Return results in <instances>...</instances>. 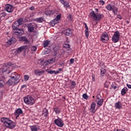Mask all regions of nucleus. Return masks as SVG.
Masks as SVG:
<instances>
[{"label": "nucleus", "mask_w": 131, "mask_h": 131, "mask_svg": "<svg viewBox=\"0 0 131 131\" xmlns=\"http://www.w3.org/2000/svg\"><path fill=\"white\" fill-rule=\"evenodd\" d=\"M127 24H129V21L128 20L126 21Z\"/></svg>", "instance_id": "57"}, {"label": "nucleus", "mask_w": 131, "mask_h": 131, "mask_svg": "<svg viewBox=\"0 0 131 131\" xmlns=\"http://www.w3.org/2000/svg\"><path fill=\"white\" fill-rule=\"evenodd\" d=\"M38 62L41 66H42V65H44L45 64V61L43 60H39Z\"/></svg>", "instance_id": "46"}, {"label": "nucleus", "mask_w": 131, "mask_h": 131, "mask_svg": "<svg viewBox=\"0 0 131 131\" xmlns=\"http://www.w3.org/2000/svg\"><path fill=\"white\" fill-rule=\"evenodd\" d=\"M26 86H27L26 85H23L21 87V89H25V88H26Z\"/></svg>", "instance_id": "54"}, {"label": "nucleus", "mask_w": 131, "mask_h": 131, "mask_svg": "<svg viewBox=\"0 0 131 131\" xmlns=\"http://www.w3.org/2000/svg\"><path fill=\"white\" fill-rule=\"evenodd\" d=\"M56 61V57L54 58H51L49 60H48V63H54V62H55Z\"/></svg>", "instance_id": "37"}, {"label": "nucleus", "mask_w": 131, "mask_h": 131, "mask_svg": "<svg viewBox=\"0 0 131 131\" xmlns=\"http://www.w3.org/2000/svg\"><path fill=\"white\" fill-rule=\"evenodd\" d=\"M14 34L17 36V38L24 34V30L23 29H15L13 30Z\"/></svg>", "instance_id": "9"}, {"label": "nucleus", "mask_w": 131, "mask_h": 131, "mask_svg": "<svg viewBox=\"0 0 131 131\" xmlns=\"http://www.w3.org/2000/svg\"><path fill=\"white\" fill-rule=\"evenodd\" d=\"M99 5H101V6H104V5H105V2L103 0H100L99 2Z\"/></svg>", "instance_id": "43"}, {"label": "nucleus", "mask_w": 131, "mask_h": 131, "mask_svg": "<svg viewBox=\"0 0 131 131\" xmlns=\"http://www.w3.org/2000/svg\"><path fill=\"white\" fill-rule=\"evenodd\" d=\"M50 25L54 27V26L56 25V24H57V23H58V22L55 20V19H54L53 20H52L51 21H50Z\"/></svg>", "instance_id": "34"}, {"label": "nucleus", "mask_w": 131, "mask_h": 131, "mask_svg": "<svg viewBox=\"0 0 131 131\" xmlns=\"http://www.w3.org/2000/svg\"><path fill=\"white\" fill-rule=\"evenodd\" d=\"M115 108L116 109H122V103L120 101H118L115 104Z\"/></svg>", "instance_id": "18"}, {"label": "nucleus", "mask_w": 131, "mask_h": 131, "mask_svg": "<svg viewBox=\"0 0 131 131\" xmlns=\"http://www.w3.org/2000/svg\"><path fill=\"white\" fill-rule=\"evenodd\" d=\"M1 17H0V21H1Z\"/></svg>", "instance_id": "62"}, {"label": "nucleus", "mask_w": 131, "mask_h": 131, "mask_svg": "<svg viewBox=\"0 0 131 131\" xmlns=\"http://www.w3.org/2000/svg\"><path fill=\"white\" fill-rule=\"evenodd\" d=\"M107 71L106 69H101L100 70V76L101 77H104L105 76V74H106V72Z\"/></svg>", "instance_id": "28"}, {"label": "nucleus", "mask_w": 131, "mask_h": 131, "mask_svg": "<svg viewBox=\"0 0 131 131\" xmlns=\"http://www.w3.org/2000/svg\"><path fill=\"white\" fill-rule=\"evenodd\" d=\"M96 111L97 110H96V103L92 102V103L91 105L90 112L94 114L96 112Z\"/></svg>", "instance_id": "17"}, {"label": "nucleus", "mask_w": 131, "mask_h": 131, "mask_svg": "<svg viewBox=\"0 0 131 131\" xmlns=\"http://www.w3.org/2000/svg\"><path fill=\"white\" fill-rule=\"evenodd\" d=\"M23 110L21 108H18L15 110L14 115L16 118V119H18V117H19L20 115H23Z\"/></svg>", "instance_id": "13"}, {"label": "nucleus", "mask_w": 131, "mask_h": 131, "mask_svg": "<svg viewBox=\"0 0 131 131\" xmlns=\"http://www.w3.org/2000/svg\"><path fill=\"white\" fill-rule=\"evenodd\" d=\"M120 36L119 31H117L114 32V35L112 36V40L115 43H116V42H118L119 41V37Z\"/></svg>", "instance_id": "6"}, {"label": "nucleus", "mask_w": 131, "mask_h": 131, "mask_svg": "<svg viewBox=\"0 0 131 131\" xmlns=\"http://www.w3.org/2000/svg\"><path fill=\"white\" fill-rule=\"evenodd\" d=\"M112 88L114 89V90H116L117 89V86H115L114 84H112Z\"/></svg>", "instance_id": "49"}, {"label": "nucleus", "mask_w": 131, "mask_h": 131, "mask_svg": "<svg viewBox=\"0 0 131 131\" xmlns=\"http://www.w3.org/2000/svg\"><path fill=\"white\" fill-rule=\"evenodd\" d=\"M31 50L32 52H35L37 50L36 47L35 46L32 47Z\"/></svg>", "instance_id": "45"}, {"label": "nucleus", "mask_w": 131, "mask_h": 131, "mask_svg": "<svg viewBox=\"0 0 131 131\" xmlns=\"http://www.w3.org/2000/svg\"><path fill=\"white\" fill-rule=\"evenodd\" d=\"M47 73H49L50 74H54L55 71H48L46 70Z\"/></svg>", "instance_id": "47"}, {"label": "nucleus", "mask_w": 131, "mask_h": 131, "mask_svg": "<svg viewBox=\"0 0 131 131\" xmlns=\"http://www.w3.org/2000/svg\"><path fill=\"white\" fill-rule=\"evenodd\" d=\"M18 38H19V40H20V41H24L25 43H29L28 39H27L25 36L18 37Z\"/></svg>", "instance_id": "19"}, {"label": "nucleus", "mask_w": 131, "mask_h": 131, "mask_svg": "<svg viewBox=\"0 0 131 131\" xmlns=\"http://www.w3.org/2000/svg\"><path fill=\"white\" fill-rule=\"evenodd\" d=\"M76 84L75 83V81H72V85H75Z\"/></svg>", "instance_id": "52"}, {"label": "nucleus", "mask_w": 131, "mask_h": 131, "mask_svg": "<svg viewBox=\"0 0 131 131\" xmlns=\"http://www.w3.org/2000/svg\"><path fill=\"white\" fill-rule=\"evenodd\" d=\"M7 77L4 75H2L1 76V79L0 80H4V81H5V82H7Z\"/></svg>", "instance_id": "35"}, {"label": "nucleus", "mask_w": 131, "mask_h": 131, "mask_svg": "<svg viewBox=\"0 0 131 131\" xmlns=\"http://www.w3.org/2000/svg\"><path fill=\"white\" fill-rule=\"evenodd\" d=\"M20 26V25H19L17 21V20L14 22L12 25V29L14 30L15 29H18V28Z\"/></svg>", "instance_id": "24"}, {"label": "nucleus", "mask_w": 131, "mask_h": 131, "mask_svg": "<svg viewBox=\"0 0 131 131\" xmlns=\"http://www.w3.org/2000/svg\"><path fill=\"white\" fill-rule=\"evenodd\" d=\"M72 33H73V30L71 29H67L64 31V34H66V35H68V36L71 35Z\"/></svg>", "instance_id": "23"}, {"label": "nucleus", "mask_w": 131, "mask_h": 131, "mask_svg": "<svg viewBox=\"0 0 131 131\" xmlns=\"http://www.w3.org/2000/svg\"><path fill=\"white\" fill-rule=\"evenodd\" d=\"M25 20H26V19L20 17L18 18L16 21H17V23H18L19 26H21V25L24 24V21H25Z\"/></svg>", "instance_id": "22"}, {"label": "nucleus", "mask_w": 131, "mask_h": 131, "mask_svg": "<svg viewBox=\"0 0 131 131\" xmlns=\"http://www.w3.org/2000/svg\"><path fill=\"white\" fill-rule=\"evenodd\" d=\"M1 121L3 122L6 127H8L10 129L15 128L16 126V123L14 122V121L10 120V119L8 118H2Z\"/></svg>", "instance_id": "2"}, {"label": "nucleus", "mask_w": 131, "mask_h": 131, "mask_svg": "<svg viewBox=\"0 0 131 131\" xmlns=\"http://www.w3.org/2000/svg\"><path fill=\"white\" fill-rule=\"evenodd\" d=\"M5 83H6V81L0 80V88H4L5 86Z\"/></svg>", "instance_id": "33"}, {"label": "nucleus", "mask_w": 131, "mask_h": 131, "mask_svg": "<svg viewBox=\"0 0 131 131\" xmlns=\"http://www.w3.org/2000/svg\"><path fill=\"white\" fill-rule=\"evenodd\" d=\"M10 66H12V63L11 62L8 63V64H4L2 68V71L4 72H7L9 69H10Z\"/></svg>", "instance_id": "14"}, {"label": "nucleus", "mask_w": 131, "mask_h": 131, "mask_svg": "<svg viewBox=\"0 0 131 131\" xmlns=\"http://www.w3.org/2000/svg\"><path fill=\"white\" fill-rule=\"evenodd\" d=\"M30 10H31V11H33V10H34V7L32 6L30 7Z\"/></svg>", "instance_id": "53"}, {"label": "nucleus", "mask_w": 131, "mask_h": 131, "mask_svg": "<svg viewBox=\"0 0 131 131\" xmlns=\"http://www.w3.org/2000/svg\"><path fill=\"white\" fill-rule=\"evenodd\" d=\"M34 21L37 22L38 23H42L43 22V18L42 17H39L36 18L34 19Z\"/></svg>", "instance_id": "29"}, {"label": "nucleus", "mask_w": 131, "mask_h": 131, "mask_svg": "<svg viewBox=\"0 0 131 131\" xmlns=\"http://www.w3.org/2000/svg\"><path fill=\"white\" fill-rule=\"evenodd\" d=\"M45 14L47 16H49V15H53V14H54V11H53V10H47L45 12Z\"/></svg>", "instance_id": "32"}, {"label": "nucleus", "mask_w": 131, "mask_h": 131, "mask_svg": "<svg viewBox=\"0 0 131 131\" xmlns=\"http://www.w3.org/2000/svg\"><path fill=\"white\" fill-rule=\"evenodd\" d=\"M70 62L71 63V64H73V63H74V59L72 58L70 59Z\"/></svg>", "instance_id": "50"}, {"label": "nucleus", "mask_w": 131, "mask_h": 131, "mask_svg": "<svg viewBox=\"0 0 131 131\" xmlns=\"http://www.w3.org/2000/svg\"><path fill=\"white\" fill-rule=\"evenodd\" d=\"M117 18H118L120 20H121V19H122V17L119 15L117 16Z\"/></svg>", "instance_id": "55"}, {"label": "nucleus", "mask_w": 131, "mask_h": 131, "mask_svg": "<svg viewBox=\"0 0 131 131\" xmlns=\"http://www.w3.org/2000/svg\"><path fill=\"white\" fill-rule=\"evenodd\" d=\"M104 88H106V89H108V85L105 84V85H104Z\"/></svg>", "instance_id": "56"}, {"label": "nucleus", "mask_w": 131, "mask_h": 131, "mask_svg": "<svg viewBox=\"0 0 131 131\" xmlns=\"http://www.w3.org/2000/svg\"><path fill=\"white\" fill-rule=\"evenodd\" d=\"M24 101L25 103L28 105H30V106L33 105V104L35 103V100H34V98H32L30 95H28L24 97Z\"/></svg>", "instance_id": "4"}, {"label": "nucleus", "mask_w": 131, "mask_h": 131, "mask_svg": "<svg viewBox=\"0 0 131 131\" xmlns=\"http://www.w3.org/2000/svg\"><path fill=\"white\" fill-rule=\"evenodd\" d=\"M82 98H83V99H85V100H88V99H89V96L88 94H84L82 95Z\"/></svg>", "instance_id": "42"}, {"label": "nucleus", "mask_w": 131, "mask_h": 131, "mask_svg": "<svg viewBox=\"0 0 131 131\" xmlns=\"http://www.w3.org/2000/svg\"><path fill=\"white\" fill-rule=\"evenodd\" d=\"M10 72H11L10 71H9L8 72H7V74H9V73H10Z\"/></svg>", "instance_id": "59"}, {"label": "nucleus", "mask_w": 131, "mask_h": 131, "mask_svg": "<svg viewBox=\"0 0 131 131\" xmlns=\"http://www.w3.org/2000/svg\"><path fill=\"white\" fill-rule=\"evenodd\" d=\"M36 27V25L34 23H31L28 26V30L29 32H33L34 28Z\"/></svg>", "instance_id": "15"}, {"label": "nucleus", "mask_w": 131, "mask_h": 131, "mask_svg": "<svg viewBox=\"0 0 131 131\" xmlns=\"http://www.w3.org/2000/svg\"><path fill=\"white\" fill-rule=\"evenodd\" d=\"M104 17V15L99 13H95V11H92L90 13V17L93 18V21H100Z\"/></svg>", "instance_id": "3"}, {"label": "nucleus", "mask_w": 131, "mask_h": 131, "mask_svg": "<svg viewBox=\"0 0 131 131\" xmlns=\"http://www.w3.org/2000/svg\"><path fill=\"white\" fill-rule=\"evenodd\" d=\"M63 47L64 49H69V48H70V45L68 43H64L63 44Z\"/></svg>", "instance_id": "41"}, {"label": "nucleus", "mask_w": 131, "mask_h": 131, "mask_svg": "<svg viewBox=\"0 0 131 131\" xmlns=\"http://www.w3.org/2000/svg\"><path fill=\"white\" fill-rule=\"evenodd\" d=\"M100 40L104 43H107L109 40V36L107 33H104L102 34L100 37Z\"/></svg>", "instance_id": "10"}, {"label": "nucleus", "mask_w": 131, "mask_h": 131, "mask_svg": "<svg viewBox=\"0 0 131 131\" xmlns=\"http://www.w3.org/2000/svg\"><path fill=\"white\" fill-rule=\"evenodd\" d=\"M7 16V13L6 12H2L0 14V18L2 19L3 17H6Z\"/></svg>", "instance_id": "38"}, {"label": "nucleus", "mask_w": 131, "mask_h": 131, "mask_svg": "<svg viewBox=\"0 0 131 131\" xmlns=\"http://www.w3.org/2000/svg\"><path fill=\"white\" fill-rule=\"evenodd\" d=\"M84 25H85V35L86 38H89V35L90 33H89V27H88V25L85 23H84Z\"/></svg>", "instance_id": "21"}, {"label": "nucleus", "mask_w": 131, "mask_h": 131, "mask_svg": "<svg viewBox=\"0 0 131 131\" xmlns=\"http://www.w3.org/2000/svg\"><path fill=\"white\" fill-rule=\"evenodd\" d=\"M96 11L97 12H98L99 10H98V9H96Z\"/></svg>", "instance_id": "60"}, {"label": "nucleus", "mask_w": 131, "mask_h": 131, "mask_svg": "<svg viewBox=\"0 0 131 131\" xmlns=\"http://www.w3.org/2000/svg\"><path fill=\"white\" fill-rule=\"evenodd\" d=\"M24 78L25 81H28V80L29 79V75H25L24 76Z\"/></svg>", "instance_id": "39"}, {"label": "nucleus", "mask_w": 131, "mask_h": 131, "mask_svg": "<svg viewBox=\"0 0 131 131\" xmlns=\"http://www.w3.org/2000/svg\"><path fill=\"white\" fill-rule=\"evenodd\" d=\"M54 123L57 126H58V127H62L64 126V122L63 121V120L59 117L54 120Z\"/></svg>", "instance_id": "8"}, {"label": "nucleus", "mask_w": 131, "mask_h": 131, "mask_svg": "<svg viewBox=\"0 0 131 131\" xmlns=\"http://www.w3.org/2000/svg\"><path fill=\"white\" fill-rule=\"evenodd\" d=\"M4 9L8 13H13L14 11V6L10 4H6L5 6Z\"/></svg>", "instance_id": "11"}, {"label": "nucleus", "mask_w": 131, "mask_h": 131, "mask_svg": "<svg viewBox=\"0 0 131 131\" xmlns=\"http://www.w3.org/2000/svg\"><path fill=\"white\" fill-rule=\"evenodd\" d=\"M59 2L61 5H63V7L65 8V9H69L70 8V4L67 1L59 0Z\"/></svg>", "instance_id": "16"}, {"label": "nucleus", "mask_w": 131, "mask_h": 131, "mask_svg": "<svg viewBox=\"0 0 131 131\" xmlns=\"http://www.w3.org/2000/svg\"><path fill=\"white\" fill-rule=\"evenodd\" d=\"M43 112L42 115H44V119H47V117H48V115L49 114V111L47 109H45L43 110Z\"/></svg>", "instance_id": "27"}, {"label": "nucleus", "mask_w": 131, "mask_h": 131, "mask_svg": "<svg viewBox=\"0 0 131 131\" xmlns=\"http://www.w3.org/2000/svg\"><path fill=\"white\" fill-rule=\"evenodd\" d=\"M92 78H93V81H95V78L94 77V76L92 77Z\"/></svg>", "instance_id": "58"}, {"label": "nucleus", "mask_w": 131, "mask_h": 131, "mask_svg": "<svg viewBox=\"0 0 131 131\" xmlns=\"http://www.w3.org/2000/svg\"><path fill=\"white\" fill-rule=\"evenodd\" d=\"M50 41L47 40L43 42V46L44 48H47L49 45H50Z\"/></svg>", "instance_id": "31"}, {"label": "nucleus", "mask_w": 131, "mask_h": 131, "mask_svg": "<svg viewBox=\"0 0 131 131\" xmlns=\"http://www.w3.org/2000/svg\"><path fill=\"white\" fill-rule=\"evenodd\" d=\"M35 75H38V76H40L42 75V74H45V71H39V70H36L34 71Z\"/></svg>", "instance_id": "20"}, {"label": "nucleus", "mask_w": 131, "mask_h": 131, "mask_svg": "<svg viewBox=\"0 0 131 131\" xmlns=\"http://www.w3.org/2000/svg\"><path fill=\"white\" fill-rule=\"evenodd\" d=\"M93 99H95V96H93Z\"/></svg>", "instance_id": "61"}, {"label": "nucleus", "mask_w": 131, "mask_h": 131, "mask_svg": "<svg viewBox=\"0 0 131 131\" xmlns=\"http://www.w3.org/2000/svg\"><path fill=\"white\" fill-rule=\"evenodd\" d=\"M49 63H50V62H48V61H44V65L45 66H47V65H49Z\"/></svg>", "instance_id": "51"}, {"label": "nucleus", "mask_w": 131, "mask_h": 131, "mask_svg": "<svg viewBox=\"0 0 131 131\" xmlns=\"http://www.w3.org/2000/svg\"><path fill=\"white\" fill-rule=\"evenodd\" d=\"M128 91V89H127V88L124 87L123 89H122L121 91V94L122 96H124L126 94V92Z\"/></svg>", "instance_id": "26"}, {"label": "nucleus", "mask_w": 131, "mask_h": 131, "mask_svg": "<svg viewBox=\"0 0 131 131\" xmlns=\"http://www.w3.org/2000/svg\"><path fill=\"white\" fill-rule=\"evenodd\" d=\"M20 76V74L16 72L12 73L10 76L11 78L8 80V83L9 85H15V84H17L20 81V80H19Z\"/></svg>", "instance_id": "1"}, {"label": "nucleus", "mask_w": 131, "mask_h": 131, "mask_svg": "<svg viewBox=\"0 0 131 131\" xmlns=\"http://www.w3.org/2000/svg\"><path fill=\"white\" fill-rule=\"evenodd\" d=\"M60 19H61V14H58L56 16V17L54 19V21L58 22V20H60Z\"/></svg>", "instance_id": "36"}, {"label": "nucleus", "mask_w": 131, "mask_h": 131, "mask_svg": "<svg viewBox=\"0 0 131 131\" xmlns=\"http://www.w3.org/2000/svg\"><path fill=\"white\" fill-rule=\"evenodd\" d=\"M60 71H62V69L59 68L58 71H55L54 74H55V75H57V74H59V73H60Z\"/></svg>", "instance_id": "44"}, {"label": "nucleus", "mask_w": 131, "mask_h": 131, "mask_svg": "<svg viewBox=\"0 0 131 131\" xmlns=\"http://www.w3.org/2000/svg\"><path fill=\"white\" fill-rule=\"evenodd\" d=\"M53 110L56 114H59V113H60V112H61V110L58 106L54 107L53 108Z\"/></svg>", "instance_id": "30"}, {"label": "nucleus", "mask_w": 131, "mask_h": 131, "mask_svg": "<svg viewBox=\"0 0 131 131\" xmlns=\"http://www.w3.org/2000/svg\"><path fill=\"white\" fill-rule=\"evenodd\" d=\"M105 9H106L107 11H112L114 15H116L117 13H118V8H117V7H115V6L111 4H107L105 6Z\"/></svg>", "instance_id": "5"}, {"label": "nucleus", "mask_w": 131, "mask_h": 131, "mask_svg": "<svg viewBox=\"0 0 131 131\" xmlns=\"http://www.w3.org/2000/svg\"><path fill=\"white\" fill-rule=\"evenodd\" d=\"M96 98V99L95 100V101L96 102L97 105H98L99 107H100V106H102V105H103V103H104V100H103V98H102L101 94H97Z\"/></svg>", "instance_id": "7"}, {"label": "nucleus", "mask_w": 131, "mask_h": 131, "mask_svg": "<svg viewBox=\"0 0 131 131\" xmlns=\"http://www.w3.org/2000/svg\"><path fill=\"white\" fill-rule=\"evenodd\" d=\"M8 45H12V43H14V40H13V38L10 39L8 42H7Z\"/></svg>", "instance_id": "40"}, {"label": "nucleus", "mask_w": 131, "mask_h": 131, "mask_svg": "<svg viewBox=\"0 0 131 131\" xmlns=\"http://www.w3.org/2000/svg\"><path fill=\"white\" fill-rule=\"evenodd\" d=\"M30 128L31 131H38L39 128L36 125H32L30 126Z\"/></svg>", "instance_id": "25"}, {"label": "nucleus", "mask_w": 131, "mask_h": 131, "mask_svg": "<svg viewBox=\"0 0 131 131\" xmlns=\"http://www.w3.org/2000/svg\"><path fill=\"white\" fill-rule=\"evenodd\" d=\"M68 18L69 19L70 21H72V17H71V14H69L68 15Z\"/></svg>", "instance_id": "48"}, {"label": "nucleus", "mask_w": 131, "mask_h": 131, "mask_svg": "<svg viewBox=\"0 0 131 131\" xmlns=\"http://www.w3.org/2000/svg\"><path fill=\"white\" fill-rule=\"evenodd\" d=\"M27 49V46H21L17 49V50L14 52L15 55H18V54H21L22 52H26Z\"/></svg>", "instance_id": "12"}]
</instances>
